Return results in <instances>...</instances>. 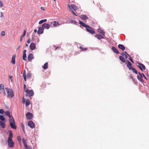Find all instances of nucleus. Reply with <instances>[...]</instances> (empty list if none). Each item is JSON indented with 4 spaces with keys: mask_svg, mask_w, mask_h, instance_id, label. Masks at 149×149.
<instances>
[{
    "mask_svg": "<svg viewBox=\"0 0 149 149\" xmlns=\"http://www.w3.org/2000/svg\"><path fill=\"white\" fill-rule=\"evenodd\" d=\"M5 90H6V91L7 92V96L10 98H13L14 96L13 91L12 89H10L8 88H5Z\"/></svg>",
    "mask_w": 149,
    "mask_h": 149,
    "instance_id": "nucleus-1",
    "label": "nucleus"
},
{
    "mask_svg": "<svg viewBox=\"0 0 149 149\" xmlns=\"http://www.w3.org/2000/svg\"><path fill=\"white\" fill-rule=\"evenodd\" d=\"M137 65L138 67H139L141 70L143 71V69L144 70L146 69L145 66L143 64L139 62H137Z\"/></svg>",
    "mask_w": 149,
    "mask_h": 149,
    "instance_id": "nucleus-2",
    "label": "nucleus"
},
{
    "mask_svg": "<svg viewBox=\"0 0 149 149\" xmlns=\"http://www.w3.org/2000/svg\"><path fill=\"white\" fill-rule=\"evenodd\" d=\"M28 125L31 128L33 129L35 127V124L32 120H29L28 123Z\"/></svg>",
    "mask_w": 149,
    "mask_h": 149,
    "instance_id": "nucleus-3",
    "label": "nucleus"
},
{
    "mask_svg": "<svg viewBox=\"0 0 149 149\" xmlns=\"http://www.w3.org/2000/svg\"><path fill=\"white\" fill-rule=\"evenodd\" d=\"M42 26L43 29H48L50 28V25L49 24L45 23L42 24Z\"/></svg>",
    "mask_w": 149,
    "mask_h": 149,
    "instance_id": "nucleus-4",
    "label": "nucleus"
},
{
    "mask_svg": "<svg viewBox=\"0 0 149 149\" xmlns=\"http://www.w3.org/2000/svg\"><path fill=\"white\" fill-rule=\"evenodd\" d=\"M26 116L27 119L31 120L33 118V115L29 112H27L26 115Z\"/></svg>",
    "mask_w": 149,
    "mask_h": 149,
    "instance_id": "nucleus-5",
    "label": "nucleus"
},
{
    "mask_svg": "<svg viewBox=\"0 0 149 149\" xmlns=\"http://www.w3.org/2000/svg\"><path fill=\"white\" fill-rule=\"evenodd\" d=\"M26 95L28 96L29 95V97H31L33 95V91L32 90H28V92H26Z\"/></svg>",
    "mask_w": 149,
    "mask_h": 149,
    "instance_id": "nucleus-6",
    "label": "nucleus"
},
{
    "mask_svg": "<svg viewBox=\"0 0 149 149\" xmlns=\"http://www.w3.org/2000/svg\"><path fill=\"white\" fill-rule=\"evenodd\" d=\"M23 143L26 149H33L30 146H28L26 140H23Z\"/></svg>",
    "mask_w": 149,
    "mask_h": 149,
    "instance_id": "nucleus-7",
    "label": "nucleus"
},
{
    "mask_svg": "<svg viewBox=\"0 0 149 149\" xmlns=\"http://www.w3.org/2000/svg\"><path fill=\"white\" fill-rule=\"evenodd\" d=\"M79 24H80L85 27L91 29V27L85 24L84 23L81 21H79Z\"/></svg>",
    "mask_w": 149,
    "mask_h": 149,
    "instance_id": "nucleus-8",
    "label": "nucleus"
},
{
    "mask_svg": "<svg viewBox=\"0 0 149 149\" xmlns=\"http://www.w3.org/2000/svg\"><path fill=\"white\" fill-rule=\"evenodd\" d=\"M86 30L87 31L89 32L90 33H91L92 34H93L95 33V31H94V30L91 28V29H90L89 28H86Z\"/></svg>",
    "mask_w": 149,
    "mask_h": 149,
    "instance_id": "nucleus-9",
    "label": "nucleus"
},
{
    "mask_svg": "<svg viewBox=\"0 0 149 149\" xmlns=\"http://www.w3.org/2000/svg\"><path fill=\"white\" fill-rule=\"evenodd\" d=\"M8 145L9 147L12 148L14 146V142L13 140H8Z\"/></svg>",
    "mask_w": 149,
    "mask_h": 149,
    "instance_id": "nucleus-10",
    "label": "nucleus"
},
{
    "mask_svg": "<svg viewBox=\"0 0 149 149\" xmlns=\"http://www.w3.org/2000/svg\"><path fill=\"white\" fill-rule=\"evenodd\" d=\"M43 32V28L42 26L39 28L38 30V33L39 34H42Z\"/></svg>",
    "mask_w": 149,
    "mask_h": 149,
    "instance_id": "nucleus-11",
    "label": "nucleus"
},
{
    "mask_svg": "<svg viewBox=\"0 0 149 149\" xmlns=\"http://www.w3.org/2000/svg\"><path fill=\"white\" fill-rule=\"evenodd\" d=\"M30 47L31 50H33L36 48V45L34 43H31L30 45Z\"/></svg>",
    "mask_w": 149,
    "mask_h": 149,
    "instance_id": "nucleus-12",
    "label": "nucleus"
},
{
    "mask_svg": "<svg viewBox=\"0 0 149 149\" xmlns=\"http://www.w3.org/2000/svg\"><path fill=\"white\" fill-rule=\"evenodd\" d=\"M9 137L8 140H12L13 136V134L11 131H9Z\"/></svg>",
    "mask_w": 149,
    "mask_h": 149,
    "instance_id": "nucleus-13",
    "label": "nucleus"
},
{
    "mask_svg": "<svg viewBox=\"0 0 149 149\" xmlns=\"http://www.w3.org/2000/svg\"><path fill=\"white\" fill-rule=\"evenodd\" d=\"M118 47L120 49H121L122 51H124L125 49V46L121 44H119L118 45Z\"/></svg>",
    "mask_w": 149,
    "mask_h": 149,
    "instance_id": "nucleus-14",
    "label": "nucleus"
},
{
    "mask_svg": "<svg viewBox=\"0 0 149 149\" xmlns=\"http://www.w3.org/2000/svg\"><path fill=\"white\" fill-rule=\"evenodd\" d=\"M80 17V18L82 20H85L88 19V17L84 15H81Z\"/></svg>",
    "mask_w": 149,
    "mask_h": 149,
    "instance_id": "nucleus-15",
    "label": "nucleus"
},
{
    "mask_svg": "<svg viewBox=\"0 0 149 149\" xmlns=\"http://www.w3.org/2000/svg\"><path fill=\"white\" fill-rule=\"evenodd\" d=\"M10 125L12 128L14 129H16V127L15 125V123H10Z\"/></svg>",
    "mask_w": 149,
    "mask_h": 149,
    "instance_id": "nucleus-16",
    "label": "nucleus"
},
{
    "mask_svg": "<svg viewBox=\"0 0 149 149\" xmlns=\"http://www.w3.org/2000/svg\"><path fill=\"white\" fill-rule=\"evenodd\" d=\"M27 58L29 60V61H31L33 58V54H29Z\"/></svg>",
    "mask_w": 149,
    "mask_h": 149,
    "instance_id": "nucleus-17",
    "label": "nucleus"
},
{
    "mask_svg": "<svg viewBox=\"0 0 149 149\" xmlns=\"http://www.w3.org/2000/svg\"><path fill=\"white\" fill-rule=\"evenodd\" d=\"M127 66L128 67L129 69L130 70L131 68H132L133 67L132 66V64L129 61H127Z\"/></svg>",
    "mask_w": 149,
    "mask_h": 149,
    "instance_id": "nucleus-18",
    "label": "nucleus"
},
{
    "mask_svg": "<svg viewBox=\"0 0 149 149\" xmlns=\"http://www.w3.org/2000/svg\"><path fill=\"white\" fill-rule=\"evenodd\" d=\"M111 49L115 53H116V54H119V52L118 50L115 47H112Z\"/></svg>",
    "mask_w": 149,
    "mask_h": 149,
    "instance_id": "nucleus-19",
    "label": "nucleus"
},
{
    "mask_svg": "<svg viewBox=\"0 0 149 149\" xmlns=\"http://www.w3.org/2000/svg\"><path fill=\"white\" fill-rule=\"evenodd\" d=\"M95 37L98 39L100 40L104 38V37L100 34H96Z\"/></svg>",
    "mask_w": 149,
    "mask_h": 149,
    "instance_id": "nucleus-20",
    "label": "nucleus"
},
{
    "mask_svg": "<svg viewBox=\"0 0 149 149\" xmlns=\"http://www.w3.org/2000/svg\"><path fill=\"white\" fill-rule=\"evenodd\" d=\"M15 55H13L12 57L11 63L13 64H15Z\"/></svg>",
    "mask_w": 149,
    "mask_h": 149,
    "instance_id": "nucleus-21",
    "label": "nucleus"
},
{
    "mask_svg": "<svg viewBox=\"0 0 149 149\" xmlns=\"http://www.w3.org/2000/svg\"><path fill=\"white\" fill-rule=\"evenodd\" d=\"M0 126H1L2 128H4L5 127V124L3 122L0 121Z\"/></svg>",
    "mask_w": 149,
    "mask_h": 149,
    "instance_id": "nucleus-22",
    "label": "nucleus"
},
{
    "mask_svg": "<svg viewBox=\"0 0 149 149\" xmlns=\"http://www.w3.org/2000/svg\"><path fill=\"white\" fill-rule=\"evenodd\" d=\"M98 31L102 35H104L105 33L103 31V30H102L101 29H99L98 30Z\"/></svg>",
    "mask_w": 149,
    "mask_h": 149,
    "instance_id": "nucleus-23",
    "label": "nucleus"
},
{
    "mask_svg": "<svg viewBox=\"0 0 149 149\" xmlns=\"http://www.w3.org/2000/svg\"><path fill=\"white\" fill-rule=\"evenodd\" d=\"M0 120H1V121L4 122L5 120L6 119L3 116L1 115L0 116Z\"/></svg>",
    "mask_w": 149,
    "mask_h": 149,
    "instance_id": "nucleus-24",
    "label": "nucleus"
},
{
    "mask_svg": "<svg viewBox=\"0 0 149 149\" xmlns=\"http://www.w3.org/2000/svg\"><path fill=\"white\" fill-rule=\"evenodd\" d=\"M142 77H140L139 75H137V78L138 79V80H139L141 82L143 83V81L142 79Z\"/></svg>",
    "mask_w": 149,
    "mask_h": 149,
    "instance_id": "nucleus-25",
    "label": "nucleus"
},
{
    "mask_svg": "<svg viewBox=\"0 0 149 149\" xmlns=\"http://www.w3.org/2000/svg\"><path fill=\"white\" fill-rule=\"evenodd\" d=\"M138 74H139V75L141 77H144V78L145 79H147V78L145 76V75H144V74L142 73H141L140 72H138Z\"/></svg>",
    "mask_w": 149,
    "mask_h": 149,
    "instance_id": "nucleus-26",
    "label": "nucleus"
},
{
    "mask_svg": "<svg viewBox=\"0 0 149 149\" xmlns=\"http://www.w3.org/2000/svg\"><path fill=\"white\" fill-rule=\"evenodd\" d=\"M120 60L121 61L125 63V59L122 56H120L119 57Z\"/></svg>",
    "mask_w": 149,
    "mask_h": 149,
    "instance_id": "nucleus-27",
    "label": "nucleus"
},
{
    "mask_svg": "<svg viewBox=\"0 0 149 149\" xmlns=\"http://www.w3.org/2000/svg\"><path fill=\"white\" fill-rule=\"evenodd\" d=\"M9 122L10 124V123H15V121L13 117H12V118H9Z\"/></svg>",
    "mask_w": 149,
    "mask_h": 149,
    "instance_id": "nucleus-28",
    "label": "nucleus"
},
{
    "mask_svg": "<svg viewBox=\"0 0 149 149\" xmlns=\"http://www.w3.org/2000/svg\"><path fill=\"white\" fill-rule=\"evenodd\" d=\"M48 66V63L47 62H46L44 64L42 68L44 69H46L47 68Z\"/></svg>",
    "mask_w": 149,
    "mask_h": 149,
    "instance_id": "nucleus-29",
    "label": "nucleus"
},
{
    "mask_svg": "<svg viewBox=\"0 0 149 149\" xmlns=\"http://www.w3.org/2000/svg\"><path fill=\"white\" fill-rule=\"evenodd\" d=\"M71 7L74 10H76L77 9V7L74 4H71Z\"/></svg>",
    "mask_w": 149,
    "mask_h": 149,
    "instance_id": "nucleus-30",
    "label": "nucleus"
},
{
    "mask_svg": "<svg viewBox=\"0 0 149 149\" xmlns=\"http://www.w3.org/2000/svg\"><path fill=\"white\" fill-rule=\"evenodd\" d=\"M23 75V77H24V80L25 81H26V71L25 70H24V71Z\"/></svg>",
    "mask_w": 149,
    "mask_h": 149,
    "instance_id": "nucleus-31",
    "label": "nucleus"
},
{
    "mask_svg": "<svg viewBox=\"0 0 149 149\" xmlns=\"http://www.w3.org/2000/svg\"><path fill=\"white\" fill-rule=\"evenodd\" d=\"M20 126L22 128V130L24 132V133H25V131H24V126L22 123H20Z\"/></svg>",
    "mask_w": 149,
    "mask_h": 149,
    "instance_id": "nucleus-32",
    "label": "nucleus"
},
{
    "mask_svg": "<svg viewBox=\"0 0 149 149\" xmlns=\"http://www.w3.org/2000/svg\"><path fill=\"white\" fill-rule=\"evenodd\" d=\"M47 21V20L46 19H44L41 20L39 22V24H41L43 22H46Z\"/></svg>",
    "mask_w": 149,
    "mask_h": 149,
    "instance_id": "nucleus-33",
    "label": "nucleus"
},
{
    "mask_svg": "<svg viewBox=\"0 0 149 149\" xmlns=\"http://www.w3.org/2000/svg\"><path fill=\"white\" fill-rule=\"evenodd\" d=\"M59 23L58 22L56 21H54L53 22V25L54 27L56 26L57 25H58Z\"/></svg>",
    "mask_w": 149,
    "mask_h": 149,
    "instance_id": "nucleus-34",
    "label": "nucleus"
},
{
    "mask_svg": "<svg viewBox=\"0 0 149 149\" xmlns=\"http://www.w3.org/2000/svg\"><path fill=\"white\" fill-rule=\"evenodd\" d=\"M24 91L26 92H27L28 91V88H26V86L25 84H24Z\"/></svg>",
    "mask_w": 149,
    "mask_h": 149,
    "instance_id": "nucleus-35",
    "label": "nucleus"
},
{
    "mask_svg": "<svg viewBox=\"0 0 149 149\" xmlns=\"http://www.w3.org/2000/svg\"><path fill=\"white\" fill-rule=\"evenodd\" d=\"M30 104V103L29 102V100H27L25 102V106L26 107H27Z\"/></svg>",
    "mask_w": 149,
    "mask_h": 149,
    "instance_id": "nucleus-36",
    "label": "nucleus"
},
{
    "mask_svg": "<svg viewBox=\"0 0 149 149\" xmlns=\"http://www.w3.org/2000/svg\"><path fill=\"white\" fill-rule=\"evenodd\" d=\"M130 70H132L133 72H134L135 74H137L138 73L137 71L134 67L131 68Z\"/></svg>",
    "mask_w": 149,
    "mask_h": 149,
    "instance_id": "nucleus-37",
    "label": "nucleus"
},
{
    "mask_svg": "<svg viewBox=\"0 0 149 149\" xmlns=\"http://www.w3.org/2000/svg\"><path fill=\"white\" fill-rule=\"evenodd\" d=\"M26 54H23V59L24 61H26Z\"/></svg>",
    "mask_w": 149,
    "mask_h": 149,
    "instance_id": "nucleus-38",
    "label": "nucleus"
},
{
    "mask_svg": "<svg viewBox=\"0 0 149 149\" xmlns=\"http://www.w3.org/2000/svg\"><path fill=\"white\" fill-rule=\"evenodd\" d=\"M27 77L28 78H30L31 77V74L29 72H28L27 73Z\"/></svg>",
    "mask_w": 149,
    "mask_h": 149,
    "instance_id": "nucleus-39",
    "label": "nucleus"
},
{
    "mask_svg": "<svg viewBox=\"0 0 149 149\" xmlns=\"http://www.w3.org/2000/svg\"><path fill=\"white\" fill-rule=\"evenodd\" d=\"M79 48L82 51H86L87 49V48H84L82 47H80Z\"/></svg>",
    "mask_w": 149,
    "mask_h": 149,
    "instance_id": "nucleus-40",
    "label": "nucleus"
},
{
    "mask_svg": "<svg viewBox=\"0 0 149 149\" xmlns=\"http://www.w3.org/2000/svg\"><path fill=\"white\" fill-rule=\"evenodd\" d=\"M4 88V86L3 84H1L0 85V90H3Z\"/></svg>",
    "mask_w": 149,
    "mask_h": 149,
    "instance_id": "nucleus-41",
    "label": "nucleus"
},
{
    "mask_svg": "<svg viewBox=\"0 0 149 149\" xmlns=\"http://www.w3.org/2000/svg\"><path fill=\"white\" fill-rule=\"evenodd\" d=\"M121 55H122L123 56H124L126 58H127V55L125 54L124 53L122 52L121 53Z\"/></svg>",
    "mask_w": 149,
    "mask_h": 149,
    "instance_id": "nucleus-42",
    "label": "nucleus"
},
{
    "mask_svg": "<svg viewBox=\"0 0 149 149\" xmlns=\"http://www.w3.org/2000/svg\"><path fill=\"white\" fill-rule=\"evenodd\" d=\"M5 114L7 116H9V115L10 114V112L9 111H6L5 112Z\"/></svg>",
    "mask_w": 149,
    "mask_h": 149,
    "instance_id": "nucleus-43",
    "label": "nucleus"
},
{
    "mask_svg": "<svg viewBox=\"0 0 149 149\" xmlns=\"http://www.w3.org/2000/svg\"><path fill=\"white\" fill-rule=\"evenodd\" d=\"M5 32L4 31H3L1 32V35L2 36H4L5 35Z\"/></svg>",
    "mask_w": 149,
    "mask_h": 149,
    "instance_id": "nucleus-44",
    "label": "nucleus"
},
{
    "mask_svg": "<svg viewBox=\"0 0 149 149\" xmlns=\"http://www.w3.org/2000/svg\"><path fill=\"white\" fill-rule=\"evenodd\" d=\"M70 22L71 23L74 24H76V22L75 21L73 20H71Z\"/></svg>",
    "mask_w": 149,
    "mask_h": 149,
    "instance_id": "nucleus-45",
    "label": "nucleus"
},
{
    "mask_svg": "<svg viewBox=\"0 0 149 149\" xmlns=\"http://www.w3.org/2000/svg\"><path fill=\"white\" fill-rule=\"evenodd\" d=\"M25 36V35H24V34H22V36L20 37V42L22 41L23 38Z\"/></svg>",
    "mask_w": 149,
    "mask_h": 149,
    "instance_id": "nucleus-46",
    "label": "nucleus"
},
{
    "mask_svg": "<svg viewBox=\"0 0 149 149\" xmlns=\"http://www.w3.org/2000/svg\"><path fill=\"white\" fill-rule=\"evenodd\" d=\"M17 140H21V137L20 136H17Z\"/></svg>",
    "mask_w": 149,
    "mask_h": 149,
    "instance_id": "nucleus-47",
    "label": "nucleus"
},
{
    "mask_svg": "<svg viewBox=\"0 0 149 149\" xmlns=\"http://www.w3.org/2000/svg\"><path fill=\"white\" fill-rule=\"evenodd\" d=\"M3 110L2 109H0V113L1 114L3 113Z\"/></svg>",
    "mask_w": 149,
    "mask_h": 149,
    "instance_id": "nucleus-48",
    "label": "nucleus"
},
{
    "mask_svg": "<svg viewBox=\"0 0 149 149\" xmlns=\"http://www.w3.org/2000/svg\"><path fill=\"white\" fill-rule=\"evenodd\" d=\"M31 42V40L30 39H29L27 41V42L28 43H30Z\"/></svg>",
    "mask_w": 149,
    "mask_h": 149,
    "instance_id": "nucleus-49",
    "label": "nucleus"
},
{
    "mask_svg": "<svg viewBox=\"0 0 149 149\" xmlns=\"http://www.w3.org/2000/svg\"><path fill=\"white\" fill-rule=\"evenodd\" d=\"M130 77L131 79H132L133 81H134V79L132 76H131Z\"/></svg>",
    "mask_w": 149,
    "mask_h": 149,
    "instance_id": "nucleus-50",
    "label": "nucleus"
},
{
    "mask_svg": "<svg viewBox=\"0 0 149 149\" xmlns=\"http://www.w3.org/2000/svg\"><path fill=\"white\" fill-rule=\"evenodd\" d=\"M3 6V3L1 2V1H0V7H2Z\"/></svg>",
    "mask_w": 149,
    "mask_h": 149,
    "instance_id": "nucleus-51",
    "label": "nucleus"
},
{
    "mask_svg": "<svg viewBox=\"0 0 149 149\" xmlns=\"http://www.w3.org/2000/svg\"><path fill=\"white\" fill-rule=\"evenodd\" d=\"M26 33V30H24V32H23V34H24V35H25Z\"/></svg>",
    "mask_w": 149,
    "mask_h": 149,
    "instance_id": "nucleus-52",
    "label": "nucleus"
},
{
    "mask_svg": "<svg viewBox=\"0 0 149 149\" xmlns=\"http://www.w3.org/2000/svg\"><path fill=\"white\" fill-rule=\"evenodd\" d=\"M72 12L73 14L75 16H77V15L72 10Z\"/></svg>",
    "mask_w": 149,
    "mask_h": 149,
    "instance_id": "nucleus-53",
    "label": "nucleus"
},
{
    "mask_svg": "<svg viewBox=\"0 0 149 149\" xmlns=\"http://www.w3.org/2000/svg\"><path fill=\"white\" fill-rule=\"evenodd\" d=\"M41 9L43 10H45L44 8L43 7H41Z\"/></svg>",
    "mask_w": 149,
    "mask_h": 149,
    "instance_id": "nucleus-54",
    "label": "nucleus"
},
{
    "mask_svg": "<svg viewBox=\"0 0 149 149\" xmlns=\"http://www.w3.org/2000/svg\"><path fill=\"white\" fill-rule=\"evenodd\" d=\"M129 59L130 60V61L132 63H133L134 62L133 61V60H132V58H131V57H130V58H129Z\"/></svg>",
    "mask_w": 149,
    "mask_h": 149,
    "instance_id": "nucleus-55",
    "label": "nucleus"
},
{
    "mask_svg": "<svg viewBox=\"0 0 149 149\" xmlns=\"http://www.w3.org/2000/svg\"><path fill=\"white\" fill-rule=\"evenodd\" d=\"M35 42L36 43H38L39 42V39L38 38L37 39V40H36V41H35Z\"/></svg>",
    "mask_w": 149,
    "mask_h": 149,
    "instance_id": "nucleus-56",
    "label": "nucleus"
},
{
    "mask_svg": "<svg viewBox=\"0 0 149 149\" xmlns=\"http://www.w3.org/2000/svg\"><path fill=\"white\" fill-rule=\"evenodd\" d=\"M26 49L24 50L23 51V54H26Z\"/></svg>",
    "mask_w": 149,
    "mask_h": 149,
    "instance_id": "nucleus-57",
    "label": "nucleus"
},
{
    "mask_svg": "<svg viewBox=\"0 0 149 149\" xmlns=\"http://www.w3.org/2000/svg\"><path fill=\"white\" fill-rule=\"evenodd\" d=\"M25 99L24 98H23V103H24V102L25 103Z\"/></svg>",
    "mask_w": 149,
    "mask_h": 149,
    "instance_id": "nucleus-58",
    "label": "nucleus"
},
{
    "mask_svg": "<svg viewBox=\"0 0 149 149\" xmlns=\"http://www.w3.org/2000/svg\"><path fill=\"white\" fill-rule=\"evenodd\" d=\"M5 90H4V91H3V94H4V95H6V92L5 91Z\"/></svg>",
    "mask_w": 149,
    "mask_h": 149,
    "instance_id": "nucleus-59",
    "label": "nucleus"
},
{
    "mask_svg": "<svg viewBox=\"0 0 149 149\" xmlns=\"http://www.w3.org/2000/svg\"><path fill=\"white\" fill-rule=\"evenodd\" d=\"M8 117L10 118H11L12 117H13L12 116H11L10 114L9 116H8Z\"/></svg>",
    "mask_w": 149,
    "mask_h": 149,
    "instance_id": "nucleus-60",
    "label": "nucleus"
},
{
    "mask_svg": "<svg viewBox=\"0 0 149 149\" xmlns=\"http://www.w3.org/2000/svg\"><path fill=\"white\" fill-rule=\"evenodd\" d=\"M9 78L10 79H11L12 78V76H9Z\"/></svg>",
    "mask_w": 149,
    "mask_h": 149,
    "instance_id": "nucleus-61",
    "label": "nucleus"
},
{
    "mask_svg": "<svg viewBox=\"0 0 149 149\" xmlns=\"http://www.w3.org/2000/svg\"><path fill=\"white\" fill-rule=\"evenodd\" d=\"M37 32V30L36 29H35L34 30V32L36 33Z\"/></svg>",
    "mask_w": 149,
    "mask_h": 149,
    "instance_id": "nucleus-62",
    "label": "nucleus"
},
{
    "mask_svg": "<svg viewBox=\"0 0 149 149\" xmlns=\"http://www.w3.org/2000/svg\"><path fill=\"white\" fill-rule=\"evenodd\" d=\"M68 7H69V8L71 9V7H70V5H69V4L68 5Z\"/></svg>",
    "mask_w": 149,
    "mask_h": 149,
    "instance_id": "nucleus-63",
    "label": "nucleus"
},
{
    "mask_svg": "<svg viewBox=\"0 0 149 149\" xmlns=\"http://www.w3.org/2000/svg\"><path fill=\"white\" fill-rule=\"evenodd\" d=\"M28 45L27 44H26L25 45V47H28Z\"/></svg>",
    "mask_w": 149,
    "mask_h": 149,
    "instance_id": "nucleus-64",
    "label": "nucleus"
}]
</instances>
